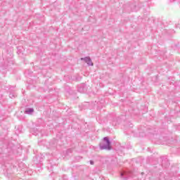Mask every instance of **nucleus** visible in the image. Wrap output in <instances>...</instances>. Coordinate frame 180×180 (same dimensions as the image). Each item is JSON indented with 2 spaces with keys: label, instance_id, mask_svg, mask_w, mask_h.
Segmentation results:
<instances>
[{
  "label": "nucleus",
  "instance_id": "nucleus-1",
  "mask_svg": "<svg viewBox=\"0 0 180 180\" xmlns=\"http://www.w3.org/2000/svg\"><path fill=\"white\" fill-rule=\"evenodd\" d=\"M153 167L157 171H160L162 168H168L169 167V162L168 159L161 157L159 160L157 159L153 161Z\"/></svg>",
  "mask_w": 180,
  "mask_h": 180
},
{
  "label": "nucleus",
  "instance_id": "nucleus-2",
  "mask_svg": "<svg viewBox=\"0 0 180 180\" xmlns=\"http://www.w3.org/2000/svg\"><path fill=\"white\" fill-rule=\"evenodd\" d=\"M139 137H146L147 134H155V129L153 128H147L144 126H141L138 129Z\"/></svg>",
  "mask_w": 180,
  "mask_h": 180
},
{
  "label": "nucleus",
  "instance_id": "nucleus-3",
  "mask_svg": "<svg viewBox=\"0 0 180 180\" xmlns=\"http://www.w3.org/2000/svg\"><path fill=\"white\" fill-rule=\"evenodd\" d=\"M100 150H106V151H110L112 150V142L108 136H105L103 139V142L99 143Z\"/></svg>",
  "mask_w": 180,
  "mask_h": 180
},
{
  "label": "nucleus",
  "instance_id": "nucleus-4",
  "mask_svg": "<svg viewBox=\"0 0 180 180\" xmlns=\"http://www.w3.org/2000/svg\"><path fill=\"white\" fill-rule=\"evenodd\" d=\"M1 168L4 170V174L6 176H9V175L12 174L13 172V168L15 167L11 163L5 162V164L1 166Z\"/></svg>",
  "mask_w": 180,
  "mask_h": 180
},
{
  "label": "nucleus",
  "instance_id": "nucleus-5",
  "mask_svg": "<svg viewBox=\"0 0 180 180\" xmlns=\"http://www.w3.org/2000/svg\"><path fill=\"white\" fill-rule=\"evenodd\" d=\"M17 148H18L16 147V146H15V144H13L12 142H10L7 145L6 148L4 150V153H8L9 155L15 154Z\"/></svg>",
  "mask_w": 180,
  "mask_h": 180
},
{
  "label": "nucleus",
  "instance_id": "nucleus-6",
  "mask_svg": "<svg viewBox=\"0 0 180 180\" xmlns=\"http://www.w3.org/2000/svg\"><path fill=\"white\" fill-rule=\"evenodd\" d=\"M120 176L122 179H130V178H133V172L129 170H124L120 173Z\"/></svg>",
  "mask_w": 180,
  "mask_h": 180
},
{
  "label": "nucleus",
  "instance_id": "nucleus-7",
  "mask_svg": "<svg viewBox=\"0 0 180 180\" xmlns=\"http://www.w3.org/2000/svg\"><path fill=\"white\" fill-rule=\"evenodd\" d=\"M81 61H84V63H87V65H91L93 66L94 65V63H92V60L91 59V58L89 56H86L85 58H80Z\"/></svg>",
  "mask_w": 180,
  "mask_h": 180
},
{
  "label": "nucleus",
  "instance_id": "nucleus-8",
  "mask_svg": "<svg viewBox=\"0 0 180 180\" xmlns=\"http://www.w3.org/2000/svg\"><path fill=\"white\" fill-rule=\"evenodd\" d=\"M121 122L122 118L120 117H115L112 120V126H117V124H120Z\"/></svg>",
  "mask_w": 180,
  "mask_h": 180
},
{
  "label": "nucleus",
  "instance_id": "nucleus-9",
  "mask_svg": "<svg viewBox=\"0 0 180 180\" xmlns=\"http://www.w3.org/2000/svg\"><path fill=\"white\" fill-rule=\"evenodd\" d=\"M34 112V109L32 108H25L24 113L25 115H32Z\"/></svg>",
  "mask_w": 180,
  "mask_h": 180
},
{
  "label": "nucleus",
  "instance_id": "nucleus-10",
  "mask_svg": "<svg viewBox=\"0 0 180 180\" xmlns=\"http://www.w3.org/2000/svg\"><path fill=\"white\" fill-rule=\"evenodd\" d=\"M82 109H91V103L89 102H84L82 104Z\"/></svg>",
  "mask_w": 180,
  "mask_h": 180
},
{
  "label": "nucleus",
  "instance_id": "nucleus-11",
  "mask_svg": "<svg viewBox=\"0 0 180 180\" xmlns=\"http://www.w3.org/2000/svg\"><path fill=\"white\" fill-rule=\"evenodd\" d=\"M87 95H89V96H95V95L96 94V93H95V91H89L86 93Z\"/></svg>",
  "mask_w": 180,
  "mask_h": 180
},
{
  "label": "nucleus",
  "instance_id": "nucleus-12",
  "mask_svg": "<svg viewBox=\"0 0 180 180\" xmlns=\"http://www.w3.org/2000/svg\"><path fill=\"white\" fill-rule=\"evenodd\" d=\"M9 96L11 99H13V98H15L16 96V94H15V92L13 91H11Z\"/></svg>",
  "mask_w": 180,
  "mask_h": 180
},
{
  "label": "nucleus",
  "instance_id": "nucleus-13",
  "mask_svg": "<svg viewBox=\"0 0 180 180\" xmlns=\"http://www.w3.org/2000/svg\"><path fill=\"white\" fill-rule=\"evenodd\" d=\"M51 147H56L57 146V143L56 141H52L49 143Z\"/></svg>",
  "mask_w": 180,
  "mask_h": 180
},
{
  "label": "nucleus",
  "instance_id": "nucleus-14",
  "mask_svg": "<svg viewBox=\"0 0 180 180\" xmlns=\"http://www.w3.org/2000/svg\"><path fill=\"white\" fill-rule=\"evenodd\" d=\"M60 180H68V178H67V176H66V175H63V176L61 177Z\"/></svg>",
  "mask_w": 180,
  "mask_h": 180
},
{
  "label": "nucleus",
  "instance_id": "nucleus-15",
  "mask_svg": "<svg viewBox=\"0 0 180 180\" xmlns=\"http://www.w3.org/2000/svg\"><path fill=\"white\" fill-rule=\"evenodd\" d=\"M66 153H67V154H70V153H72V149H71V148L68 149Z\"/></svg>",
  "mask_w": 180,
  "mask_h": 180
},
{
  "label": "nucleus",
  "instance_id": "nucleus-16",
  "mask_svg": "<svg viewBox=\"0 0 180 180\" xmlns=\"http://www.w3.org/2000/svg\"><path fill=\"white\" fill-rule=\"evenodd\" d=\"M72 94H74V91H67V95H72Z\"/></svg>",
  "mask_w": 180,
  "mask_h": 180
},
{
  "label": "nucleus",
  "instance_id": "nucleus-17",
  "mask_svg": "<svg viewBox=\"0 0 180 180\" xmlns=\"http://www.w3.org/2000/svg\"><path fill=\"white\" fill-rule=\"evenodd\" d=\"M90 164H91V165H94V160H90Z\"/></svg>",
  "mask_w": 180,
  "mask_h": 180
},
{
  "label": "nucleus",
  "instance_id": "nucleus-18",
  "mask_svg": "<svg viewBox=\"0 0 180 180\" xmlns=\"http://www.w3.org/2000/svg\"><path fill=\"white\" fill-rule=\"evenodd\" d=\"M9 89L10 90L15 89V86H10Z\"/></svg>",
  "mask_w": 180,
  "mask_h": 180
},
{
  "label": "nucleus",
  "instance_id": "nucleus-19",
  "mask_svg": "<svg viewBox=\"0 0 180 180\" xmlns=\"http://www.w3.org/2000/svg\"><path fill=\"white\" fill-rule=\"evenodd\" d=\"M81 86H85V84H82Z\"/></svg>",
  "mask_w": 180,
  "mask_h": 180
},
{
  "label": "nucleus",
  "instance_id": "nucleus-20",
  "mask_svg": "<svg viewBox=\"0 0 180 180\" xmlns=\"http://www.w3.org/2000/svg\"><path fill=\"white\" fill-rule=\"evenodd\" d=\"M141 175H144V172H142V173H141Z\"/></svg>",
  "mask_w": 180,
  "mask_h": 180
},
{
  "label": "nucleus",
  "instance_id": "nucleus-21",
  "mask_svg": "<svg viewBox=\"0 0 180 180\" xmlns=\"http://www.w3.org/2000/svg\"><path fill=\"white\" fill-rule=\"evenodd\" d=\"M131 127H133V124H131Z\"/></svg>",
  "mask_w": 180,
  "mask_h": 180
},
{
  "label": "nucleus",
  "instance_id": "nucleus-22",
  "mask_svg": "<svg viewBox=\"0 0 180 180\" xmlns=\"http://www.w3.org/2000/svg\"><path fill=\"white\" fill-rule=\"evenodd\" d=\"M131 127H133V124H131Z\"/></svg>",
  "mask_w": 180,
  "mask_h": 180
},
{
  "label": "nucleus",
  "instance_id": "nucleus-23",
  "mask_svg": "<svg viewBox=\"0 0 180 180\" xmlns=\"http://www.w3.org/2000/svg\"><path fill=\"white\" fill-rule=\"evenodd\" d=\"M79 92H81V93H82V92H84V91H79Z\"/></svg>",
  "mask_w": 180,
  "mask_h": 180
},
{
  "label": "nucleus",
  "instance_id": "nucleus-24",
  "mask_svg": "<svg viewBox=\"0 0 180 180\" xmlns=\"http://www.w3.org/2000/svg\"><path fill=\"white\" fill-rule=\"evenodd\" d=\"M174 180H175V179H174Z\"/></svg>",
  "mask_w": 180,
  "mask_h": 180
}]
</instances>
